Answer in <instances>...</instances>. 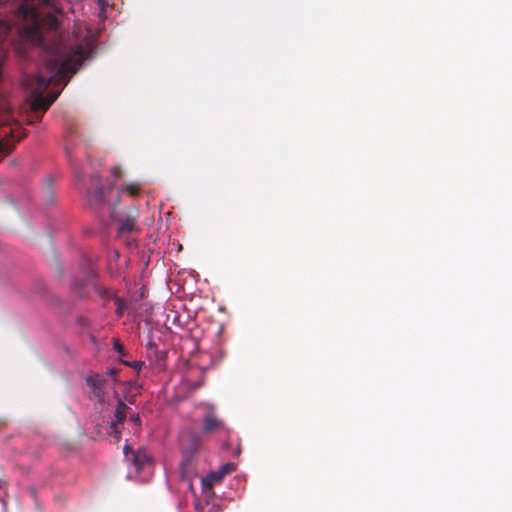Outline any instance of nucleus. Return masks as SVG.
Wrapping results in <instances>:
<instances>
[{
  "label": "nucleus",
  "mask_w": 512,
  "mask_h": 512,
  "mask_svg": "<svg viewBox=\"0 0 512 512\" xmlns=\"http://www.w3.org/2000/svg\"><path fill=\"white\" fill-rule=\"evenodd\" d=\"M26 23L22 27L21 36L35 45L42 46L47 51L46 66L50 76L36 75L31 83V109L41 112L38 120L49 109L60 95V91H52L45 97L44 93L50 85L68 84L69 74H75L86 58V51L80 45L67 47L62 39L58 38L51 45H47L48 33H57L59 22L53 15L41 16L35 9L22 7Z\"/></svg>",
  "instance_id": "nucleus-1"
},
{
  "label": "nucleus",
  "mask_w": 512,
  "mask_h": 512,
  "mask_svg": "<svg viewBox=\"0 0 512 512\" xmlns=\"http://www.w3.org/2000/svg\"><path fill=\"white\" fill-rule=\"evenodd\" d=\"M131 408L121 399H117V404L114 410V420L111 422L108 434L113 436L117 441L121 438L122 426L127 418Z\"/></svg>",
  "instance_id": "nucleus-2"
},
{
  "label": "nucleus",
  "mask_w": 512,
  "mask_h": 512,
  "mask_svg": "<svg viewBox=\"0 0 512 512\" xmlns=\"http://www.w3.org/2000/svg\"><path fill=\"white\" fill-rule=\"evenodd\" d=\"M123 451L127 458L129 457V453H131V458L129 459L136 473L152 468L153 459L144 448L133 451L129 445H125Z\"/></svg>",
  "instance_id": "nucleus-3"
},
{
  "label": "nucleus",
  "mask_w": 512,
  "mask_h": 512,
  "mask_svg": "<svg viewBox=\"0 0 512 512\" xmlns=\"http://www.w3.org/2000/svg\"><path fill=\"white\" fill-rule=\"evenodd\" d=\"M205 412L203 416V432L206 434L215 433L218 431L228 432L225 423L216 413L214 406L206 404L204 406Z\"/></svg>",
  "instance_id": "nucleus-4"
},
{
  "label": "nucleus",
  "mask_w": 512,
  "mask_h": 512,
  "mask_svg": "<svg viewBox=\"0 0 512 512\" xmlns=\"http://www.w3.org/2000/svg\"><path fill=\"white\" fill-rule=\"evenodd\" d=\"M87 386L100 404L105 402L107 381L98 373H91L85 378Z\"/></svg>",
  "instance_id": "nucleus-5"
},
{
  "label": "nucleus",
  "mask_w": 512,
  "mask_h": 512,
  "mask_svg": "<svg viewBox=\"0 0 512 512\" xmlns=\"http://www.w3.org/2000/svg\"><path fill=\"white\" fill-rule=\"evenodd\" d=\"M234 469V465L231 463L223 465L218 471L210 473L206 478L203 479V485L208 488H212L215 484L220 483L223 477Z\"/></svg>",
  "instance_id": "nucleus-6"
},
{
  "label": "nucleus",
  "mask_w": 512,
  "mask_h": 512,
  "mask_svg": "<svg viewBox=\"0 0 512 512\" xmlns=\"http://www.w3.org/2000/svg\"><path fill=\"white\" fill-rule=\"evenodd\" d=\"M196 373V377H194L192 373H190L183 378L182 383L189 392L196 391L197 389L201 388L205 383V371L198 370L196 371Z\"/></svg>",
  "instance_id": "nucleus-7"
},
{
  "label": "nucleus",
  "mask_w": 512,
  "mask_h": 512,
  "mask_svg": "<svg viewBox=\"0 0 512 512\" xmlns=\"http://www.w3.org/2000/svg\"><path fill=\"white\" fill-rule=\"evenodd\" d=\"M202 440L197 434L189 435V443L183 444V455L186 460H190L201 448Z\"/></svg>",
  "instance_id": "nucleus-8"
},
{
  "label": "nucleus",
  "mask_w": 512,
  "mask_h": 512,
  "mask_svg": "<svg viewBox=\"0 0 512 512\" xmlns=\"http://www.w3.org/2000/svg\"><path fill=\"white\" fill-rule=\"evenodd\" d=\"M94 275L88 274L85 278L76 279L72 283V290L79 298H85L89 295L88 285L92 282Z\"/></svg>",
  "instance_id": "nucleus-9"
},
{
  "label": "nucleus",
  "mask_w": 512,
  "mask_h": 512,
  "mask_svg": "<svg viewBox=\"0 0 512 512\" xmlns=\"http://www.w3.org/2000/svg\"><path fill=\"white\" fill-rule=\"evenodd\" d=\"M91 185L95 188L93 191H88L90 201L94 203H101L104 200V189L101 185L99 176L93 175L90 179Z\"/></svg>",
  "instance_id": "nucleus-10"
},
{
  "label": "nucleus",
  "mask_w": 512,
  "mask_h": 512,
  "mask_svg": "<svg viewBox=\"0 0 512 512\" xmlns=\"http://www.w3.org/2000/svg\"><path fill=\"white\" fill-rule=\"evenodd\" d=\"M142 190V184L140 182H131L122 187L118 188V193L123 194L126 193L131 197H136L140 194Z\"/></svg>",
  "instance_id": "nucleus-11"
},
{
  "label": "nucleus",
  "mask_w": 512,
  "mask_h": 512,
  "mask_svg": "<svg viewBox=\"0 0 512 512\" xmlns=\"http://www.w3.org/2000/svg\"><path fill=\"white\" fill-rule=\"evenodd\" d=\"M136 226V220L133 216H127L120 221L118 232L121 234L130 233Z\"/></svg>",
  "instance_id": "nucleus-12"
},
{
  "label": "nucleus",
  "mask_w": 512,
  "mask_h": 512,
  "mask_svg": "<svg viewBox=\"0 0 512 512\" xmlns=\"http://www.w3.org/2000/svg\"><path fill=\"white\" fill-rule=\"evenodd\" d=\"M15 148V144L11 139H3L0 141V161L10 154Z\"/></svg>",
  "instance_id": "nucleus-13"
},
{
  "label": "nucleus",
  "mask_w": 512,
  "mask_h": 512,
  "mask_svg": "<svg viewBox=\"0 0 512 512\" xmlns=\"http://www.w3.org/2000/svg\"><path fill=\"white\" fill-rule=\"evenodd\" d=\"M129 422L132 423V425H133L132 429H133L134 433L139 434L140 429H141V419H140L139 415L137 413L130 414Z\"/></svg>",
  "instance_id": "nucleus-14"
},
{
  "label": "nucleus",
  "mask_w": 512,
  "mask_h": 512,
  "mask_svg": "<svg viewBox=\"0 0 512 512\" xmlns=\"http://www.w3.org/2000/svg\"><path fill=\"white\" fill-rule=\"evenodd\" d=\"M116 313L119 317L123 316L126 302L121 298H115Z\"/></svg>",
  "instance_id": "nucleus-15"
},
{
  "label": "nucleus",
  "mask_w": 512,
  "mask_h": 512,
  "mask_svg": "<svg viewBox=\"0 0 512 512\" xmlns=\"http://www.w3.org/2000/svg\"><path fill=\"white\" fill-rule=\"evenodd\" d=\"M113 347H114V349H115L118 353H120V354H122V353H123V345L121 344V342H120L118 339H114V340H113Z\"/></svg>",
  "instance_id": "nucleus-16"
},
{
  "label": "nucleus",
  "mask_w": 512,
  "mask_h": 512,
  "mask_svg": "<svg viewBox=\"0 0 512 512\" xmlns=\"http://www.w3.org/2000/svg\"><path fill=\"white\" fill-rule=\"evenodd\" d=\"M119 373V370L116 369V368H111L109 369L107 372H106V375L110 376L111 378H113V381L116 382V377Z\"/></svg>",
  "instance_id": "nucleus-17"
},
{
  "label": "nucleus",
  "mask_w": 512,
  "mask_h": 512,
  "mask_svg": "<svg viewBox=\"0 0 512 512\" xmlns=\"http://www.w3.org/2000/svg\"><path fill=\"white\" fill-rule=\"evenodd\" d=\"M112 174L114 177L116 178H121L122 175H123V171L122 169L119 167V166H115L113 169H112Z\"/></svg>",
  "instance_id": "nucleus-18"
},
{
  "label": "nucleus",
  "mask_w": 512,
  "mask_h": 512,
  "mask_svg": "<svg viewBox=\"0 0 512 512\" xmlns=\"http://www.w3.org/2000/svg\"><path fill=\"white\" fill-rule=\"evenodd\" d=\"M142 365H143V363L135 362L132 366H133L135 369H139Z\"/></svg>",
  "instance_id": "nucleus-19"
},
{
  "label": "nucleus",
  "mask_w": 512,
  "mask_h": 512,
  "mask_svg": "<svg viewBox=\"0 0 512 512\" xmlns=\"http://www.w3.org/2000/svg\"><path fill=\"white\" fill-rule=\"evenodd\" d=\"M134 401H135V397H134V396L129 397L128 402H129L130 404H133V403H134Z\"/></svg>",
  "instance_id": "nucleus-20"
},
{
  "label": "nucleus",
  "mask_w": 512,
  "mask_h": 512,
  "mask_svg": "<svg viewBox=\"0 0 512 512\" xmlns=\"http://www.w3.org/2000/svg\"><path fill=\"white\" fill-rule=\"evenodd\" d=\"M3 0H0V2H2Z\"/></svg>",
  "instance_id": "nucleus-21"
}]
</instances>
